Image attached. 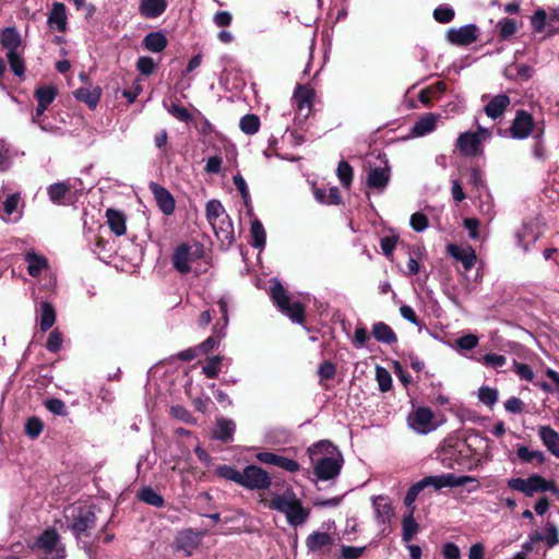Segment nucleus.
Wrapping results in <instances>:
<instances>
[{
	"label": "nucleus",
	"mask_w": 559,
	"mask_h": 559,
	"mask_svg": "<svg viewBox=\"0 0 559 559\" xmlns=\"http://www.w3.org/2000/svg\"><path fill=\"white\" fill-rule=\"evenodd\" d=\"M307 453L313 465V474L320 480L333 479L341 473L343 457L337 447L331 441L320 440L310 445Z\"/></svg>",
	"instance_id": "f257e3e1"
},
{
	"label": "nucleus",
	"mask_w": 559,
	"mask_h": 559,
	"mask_svg": "<svg viewBox=\"0 0 559 559\" xmlns=\"http://www.w3.org/2000/svg\"><path fill=\"white\" fill-rule=\"evenodd\" d=\"M265 506L283 513L289 525L297 527L304 525L310 516V509L304 507L301 500L296 496L293 488H288L284 493H275Z\"/></svg>",
	"instance_id": "f03ea898"
},
{
	"label": "nucleus",
	"mask_w": 559,
	"mask_h": 559,
	"mask_svg": "<svg viewBox=\"0 0 559 559\" xmlns=\"http://www.w3.org/2000/svg\"><path fill=\"white\" fill-rule=\"evenodd\" d=\"M270 298L276 308L294 323L306 322V306L300 301L293 302L288 292L276 278L271 282Z\"/></svg>",
	"instance_id": "7ed1b4c3"
},
{
	"label": "nucleus",
	"mask_w": 559,
	"mask_h": 559,
	"mask_svg": "<svg viewBox=\"0 0 559 559\" xmlns=\"http://www.w3.org/2000/svg\"><path fill=\"white\" fill-rule=\"evenodd\" d=\"M270 298L276 308L294 323L306 322V306L300 301L293 302L288 292L276 278L271 282Z\"/></svg>",
	"instance_id": "20e7f679"
},
{
	"label": "nucleus",
	"mask_w": 559,
	"mask_h": 559,
	"mask_svg": "<svg viewBox=\"0 0 559 559\" xmlns=\"http://www.w3.org/2000/svg\"><path fill=\"white\" fill-rule=\"evenodd\" d=\"M69 530L76 540L88 537L96 527L97 515L95 504H81L71 509Z\"/></svg>",
	"instance_id": "39448f33"
},
{
	"label": "nucleus",
	"mask_w": 559,
	"mask_h": 559,
	"mask_svg": "<svg viewBox=\"0 0 559 559\" xmlns=\"http://www.w3.org/2000/svg\"><path fill=\"white\" fill-rule=\"evenodd\" d=\"M508 487L512 490L520 491L526 497H533L538 492L549 491L555 496L559 495V487L554 480H548L539 474H532L527 478H510Z\"/></svg>",
	"instance_id": "423d86ee"
},
{
	"label": "nucleus",
	"mask_w": 559,
	"mask_h": 559,
	"mask_svg": "<svg viewBox=\"0 0 559 559\" xmlns=\"http://www.w3.org/2000/svg\"><path fill=\"white\" fill-rule=\"evenodd\" d=\"M58 95V88L52 85H38L34 91V98L37 102V107L33 116V122L37 123L41 130L50 131L51 128L46 123L47 117L45 111L49 105L53 103Z\"/></svg>",
	"instance_id": "0eeeda50"
},
{
	"label": "nucleus",
	"mask_w": 559,
	"mask_h": 559,
	"mask_svg": "<svg viewBox=\"0 0 559 559\" xmlns=\"http://www.w3.org/2000/svg\"><path fill=\"white\" fill-rule=\"evenodd\" d=\"M34 547L45 555L43 559H64L66 548L60 544V535L56 528L45 530L35 540Z\"/></svg>",
	"instance_id": "6e6552de"
},
{
	"label": "nucleus",
	"mask_w": 559,
	"mask_h": 559,
	"mask_svg": "<svg viewBox=\"0 0 559 559\" xmlns=\"http://www.w3.org/2000/svg\"><path fill=\"white\" fill-rule=\"evenodd\" d=\"M241 478L240 486L249 490H265L269 489L272 484L270 474L254 464L247 465L243 468Z\"/></svg>",
	"instance_id": "1a4fd4ad"
},
{
	"label": "nucleus",
	"mask_w": 559,
	"mask_h": 559,
	"mask_svg": "<svg viewBox=\"0 0 559 559\" xmlns=\"http://www.w3.org/2000/svg\"><path fill=\"white\" fill-rule=\"evenodd\" d=\"M203 247L195 245V250L188 243H180L174 251L171 261L176 271L181 274H188L191 271L190 262L202 257Z\"/></svg>",
	"instance_id": "9d476101"
},
{
	"label": "nucleus",
	"mask_w": 559,
	"mask_h": 559,
	"mask_svg": "<svg viewBox=\"0 0 559 559\" xmlns=\"http://www.w3.org/2000/svg\"><path fill=\"white\" fill-rule=\"evenodd\" d=\"M476 479L472 476H456L452 473L426 476L418 481L419 486L424 490L427 487H433L435 490H440L444 487H459L464 486Z\"/></svg>",
	"instance_id": "9b49d317"
},
{
	"label": "nucleus",
	"mask_w": 559,
	"mask_h": 559,
	"mask_svg": "<svg viewBox=\"0 0 559 559\" xmlns=\"http://www.w3.org/2000/svg\"><path fill=\"white\" fill-rule=\"evenodd\" d=\"M479 35L476 24H467L459 28L451 27L445 33L447 40L457 47H466L475 43Z\"/></svg>",
	"instance_id": "f8f14e48"
},
{
	"label": "nucleus",
	"mask_w": 559,
	"mask_h": 559,
	"mask_svg": "<svg viewBox=\"0 0 559 559\" xmlns=\"http://www.w3.org/2000/svg\"><path fill=\"white\" fill-rule=\"evenodd\" d=\"M314 90L309 85L298 84L294 91L293 99L297 107V115L308 118L312 110Z\"/></svg>",
	"instance_id": "ddd939ff"
},
{
	"label": "nucleus",
	"mask_w": 559,
	"mask_h": 559,
	"mask_svg": "<svg viewBox=\"0 0 559 559\" xmlns=\"http://www.w3.org/2000/svg\"><path fill=\"white\" fill-rule=\"evenodd\" d=\"M148 189L154 195L160 212L167 216L173 215L176 209V201L173 194L165 187L154 181L150 182Z\"/></svg>",
	"instance_id": "4468645a"
},
{
	"label": "nucleus",
	"mask_w": 559,
	"mask_h": 559,
	"mask_svg": "<svg viewBox=\"0 0 559 559\" xmlns=\"http://www.w3.org/2000/svg\"><path fill=\"white\" fill-rule=\"evenodd\" d=\"M534 126L533 116L522 109L516 112L510 127V133L514 139H525L532 133Z\"/></svg>",
	"instance_id": "2eb2a0df"
},
{
	"label": "nucleus",
	"mask_w": 559,
	"mask_h": 559,
	"mask_svg": "<svg viewBox=\"0 0 559 559\" xmlns=\"http://www.w3.org/2000/svg\"><path fill=\"white\" fill-rule=\"evenodd\" d=\"M456 147L465 156L483 154L481 139L477 133L464 132L456 140Z\"/></svg>",
	"instance_id": "dca6fc26"
},
{
	"label": "nucleus",
	"mask_w": 559,
	"mask_h": 559,
	"mask_svg": "<svg viewBox=\"0 0 559 559\" xmlns=\"http://www.w3.org/2000/svg\"><path fill=\"white\" fill-rule=\"evenodd\" d=\"M447 252L456 261H460L466 271H469L476 263V253L471 246L462 248L456 243H448Z\"/></svg>",
	"instance_id": "f3484780"
},
{
	"label": "nucleus",
	"mask_w": 559,
	"mask_h": 559,
	"mask_svg": "<svg viewBox=\"0 0 559 559\" xmlns=\"http://www.w3.org/2000/svg\"><path fill=\"white\" fill-rule=\"evenodd\" d=\"M211 226L223 245L230 246L235 241L234 224L228 214H225Z\"/></svg>",
	"instance_id": "a211bd4d"
},
{
	"label": "nucleus",
	"mask_w": 559,
	"mask_h": 559,
	"mask_svg": "<svg viewBox=\"0 0 559 559\" xmlns=\"http://www.w3.org/2000/svg\"><path fill=\"white\" fill-rule=\"evenodd\" d=\"M433 419V413L429 407H418L408 417L409 426L420 432H426Z\"/></svg>",
	"instance_id": "6ab92c4d"
},
{
	"label": "nucleus",
	"mask_w": 559,
	"mask_h": 559,
	"mask_svg": "<svg viewBox=\"0 0 559 559\" xmlns=\"http://www.w3.org/2000/svg\"><path fill=\"white\" fill-rule=\"evenodd\" d=\"M48 25L58 32H66L67 29V9L61 2H55L48 15Z\"/></svg>",
	"instance_id": "aec40b11"
},
{
	"label": "nucleus",
	"mask_w": 559,
	"mask_h": 559,
	"mask_svg": "<svg viewBox=\"0 0 559 559\" xmlns=\"http://www.w3.org/2000/svg\"><path fill=\"white\" fill-rule=\"evenodd\" d=\"M105 216L110 230L118 237L123 236L127 231L126 215L122 211L116 209H107Z\"/></svg>",
	"instance_id": "412c9836"
},
{
	"label": "nucleus",
	"mask_w": 559,
	"mask_h": 559,
	"mask_svg": "<svg viewBox=\"0 0 559 559\" xmlns=\"http://www.w3.org/2000/svg\"><path fill=\"white\" fill-rule=\"evenodd\" d=\"M102 93L103 92L99 86H95L93 88L79 87L73 92V95L76 100L86 104L87 107L93 110L97 107Z\"/></svg>",
	"instance_id": "4be33fe9"
},
{
	"label": "nucleus",
	"mask_w": 559,
	"mask_h": 559,
	"mask_svg": "<svg viewBox=\"0 0 559 559\" xmlns=\"http://www.w3.org/2000/svg\"><path fill=\"white\" fill-rule=\"evenodd\" d=\"M167 9L166 0H141L139 12L143 17L156 19Z\"/></svg>",
	"instance_id": "5701e85b"
},
{
	"label": "nucleus",
	"mask_w": 559,
	"mask_h": 559,
	"mask_svg": "<svg viewBox=\"0 0 559 559\" xmlns=\"http://www.w3.org/2000/svg\"><path fill=\"white\" fill-rule=\"evenodd\" d=\"M510 105V97L506 94H499L493 96L488 104L485 106L484 110L486 115L491 119H497L503 115L506 109Z\"/></svg>",
	"instance_id": "b1692460"
},
{
	"label": "nucleus",
	"mask_w": 559,
	"mask_h": 559,
	"mask_svg": "<svg viewBox=\"0 0 559 559\" xmlns=\"http://www.w3.org/2000/svg\"><path fill=\"white\" fill-rule=\"evenodd\" d=\"M538 436L547 450L559 457V433L550 426H542L538 429Z\"/></svg>",
	"instance_id": "393cba45"
},
{
	"label": "nucleus",
	"mask_w": 559,
	"mask_h": 559,
	"mask_svg": "<svg viewBox=\"0 0 559 559\" xmlns=\"http://www.w3.org/2000/svg\"><path fill=\"white\" fill-rule=\"evenodd\" d=\"M390 180L389 167H371L367 175V186L372 189H384Z\"/></svg>",
	"instance_id": "a878e982"
},
{
	"label": "nucleus",
	"mask_w": 559,
	"mask_h": 559,
	"mask_svg": "<svg viewBox=\"0 0 559 559\" xmlns=\"http://www.w3.org/2000/svg\"><path fill=\"white\" fill-rule=\"evenodd\" d=\"M333 537L324 532H312L306 538V546L311 552L321 551L324 547L333 545Z\"/></svg>",
	"instance_id": "bb28decb"
},
{
	"label": "nucleus",
	"mask_w": 559,
	"mask_h": 559,
	"mask_svg": "<svg viewBox=\"0 0 559 559\" xmlns=\"http://www.w3.org/2000/svg\"><path fill=\"white\" fill-rule=\"evenodd\" d=\"M236 425L231 419L219 418L216 421V428L213 431V438L224 443L233 441Z\"/></svg>",
	"instance_id": "cd10ccee"
},
{
	"label": "nucleus",
	"mask_w": 559,
	"mask_h": 559,
	"mask_svg": "<svg viewBox=\"0 0 559 559\" xmlns=\"http://www.w3.org/2000/svg\"><path fill=\"white\" fill-rule=\"evenodd\" d=\"M373 507L377 513V519L383 524L390 523L394 516V509L388 497L377 496L373 498Z\"/></svg>",
	"instance_id": "c85d7f7f"
},
{
	"label": "nucleus",
	"mask_w": 559,
	"mask_h": 559,
	"mask_svg": "<svg viewBox=\"0 0 559 559\" xmlns=\"http://www.w3.org/2000/svg\"><path fill=\"white\" fill-rule=\"evenodd\" d=\"M371 334L378 342L383 344L392 345L397 342V335L393 329L382 321L373 323Z\"/></svg>",
	"instance_id": "c756f323"
},
{
	"label": "nucleus",
	"mask_w": 559,
	"mask_h": 559,
	"mask_svg": "<svg viewBox=\"0 0 559 559\" xmlns=\"http://www.w3.org/2000/svg\"><path fill=\"white\" fill-rule=\"evenodd\" d=\"M25 261L27 262V273L32 277H37L44 270L49 267L48 261L44 255L37 254L34 251H28L25 254Z\"/></svg>",
	"instance_id": "7c9ffc66"
},
{
	"label": "nucleus",
	"mask_w": 559,
	"mask_h": 559,
	"mask_svg": "<svg viewBox=\"0 0 559 559\" xmlns=\"http://www.w3.org/2000/svg\"><path fill=\"white\" fill-rule=\"evenodd\" d=\"M143 47L152 52H162L168 44V39L162 32H151L143 39Z\"/></svg>",
	"instance_id": "2f4dec72"
},
{
	"label": "nucleus",
	"mask_w": 559,
	"mask_h": 559,
	"mask_svg": "<svg viewBox=\"0 0 559 559\" xmlns=\"http://www.w3.org/2000/svg\"><path fill=\"white\" fill-rule=\"evenodd\" d=\"M436 116L433 114H426L420 117L412 127L411 133L414 136H423L436 129Z\"/></svg>",
	"instance_id": "473e14b6"
},
{
	"label": "nucleus",
	"mask_w": 559,
	"mask_h": 559,
	"mask_svg": "<svg viewBox=\"0 0 559 559\" xmlns=\"http://www.w3.org/2000/svg\"><path fill=\"white\" fill-rule=\"evenodd\" d=\"M71 186L68 182L60 181L48 187L47 192L50 201L57 205H66V197L70 193Z\"/></svg>",
	"instance_id": "72a5a7b5"
},
{
	"label": "nucleus",
	"mask_w": 559,
	"mask_h": 559,
	"mask_svg": "<svg viewBox=\"0 0 559 559\" xmlns=\"http://www.w3.org/2000/svg\"><path fill=\"white\" fill-rule=\"evenodd\" d=\"M21 35L15 27H5L0 37V44L3 49L9 51H17L21 46Z\"/></svg>",
	"instance_id": "f704fd0d"
},
{
	"label": "nucleus",
	"mask_w": 559,
	"mask_h": 559,
	"mask_svg": "<svg viewBox=\"0 0 559 559\" xmlns=\"http://www.w3.org/2000/svg\"><path fill=\"white\" fill-rule=\"evenodd\" d=\"M200 542L199 534L192 530H185L177 537V548L186 551L188 555L198 547Z\"/></svg>",
	"instance_id": "c9c22d12"
},
{
	"label": "nucleus",
	"mask_w": 559,
	"mask_h": 559,
	"mask_svg": "<svg viewBox=\"0 0 559 559\" xmlns=\"http://www.w3.org/2000/svg\"><path fill=\"white\" fill-rule=\"evenodd\" d=\"M56 322V311L53 306L49 301L40 302V319L39 328L43 332L48 331L52 328Z\"/></svg>",
	"instance_id": "e433bc0d"
},
{
	"label": "nucleus",
	"mask_w": 559,
	"mask_h": 559,
	"mask_svg": "<svg viewBox=\"0 0 559 559\" xmlns=\"http://www.w3.org/2000/svg\"><path fill=\"white\" fill-rule=\"evenodd\" d=\"M251 246L257 249H262L266 242V233L260 219L254 218L251 221L250 227Z\"/></svg>",
	"instance_id": "4c0bfd02"
},
{
	"label": "nucleus",
	"mask_w": 559,
	"mask_h": 559,
	"mask_svg": "<svg viewBox=\"0 0 559 559\" xmlns=\"http://www.w3.org/2000/svg\"><path fill=\"white\" fill-rule=\"evenodd\" d=\"M414 508L402 520V539L405 543L411 542L419 530L418 523L414 519Z\"/></svg>",
	"instance_id": "58836bf2"
},
{
	"label": "nucleus",
	"mask_w": 559,
	"mask_h": 559,
	"mask_svg": "<svg viewBox=\"0 0 559 559\" xmlns=\"http://www.w3.org/2000/svg\"><path fill=\"white\" fill-rule=\"evenodd\" d=\"M518 457L523 463L536 462L537 465H543L546 461L545 454L538 450H530L526 445H520L516 450Z\"/></svg>",
	"instance_id": "ea45409f"
},
{
	"label": "nucleus",
	"mask_w": 559,
	"mask_h": 559,
	"mask_svg": "<svg viewBox=\"0 0 559 559\" xmlns=\"http://www.w3.org/2000/svg\"><path fill=\"white\" fill-rule=\"evenodd\" d=\"M138 498L148 506L162 508L165 504V499L162 495L156 492L152 487H143L138 492Z\"/></svg>",
	"instance_id": "a19ab883"
},
{
	"label": "nucleus",
	"mask_w": 559,
	"mask_h": 559,
	"mask_svg": "<svg viewBox=\"0 0 559 559\" xmlns=\"http://www.w3.org/2000/svg\"><path fill=\"white\" fill-rule=\"evenodd\" d=\"M336 175L343 188L349 189L354 178V168L352 165L344 159L340 160L336 168Z\"/></svg>",
	"instance_id": "79ce46f5"
},
{
	"label": "nucleus",
	"mask_w": 559,
	"mask_h": 559,
	"mask_svg": "<svg viewBox=\"0 0 559 559\" xmlns=\"http://www.w3.org/2000/svg\"><path fill=\"white\" fill-rule=\"evenodd\" d=\"M225 214L226 212L221 201L212 199L206 203L205 217L211 225L222 218Z\"/></svg>",
	"instance_id": "37998d69"
},
{
	"label": "nucleus",
	"mask_w": 559,
	"mask_h": 559,
	"mask_svg": "<svg viewBox=\"0 0 559 559\" xmlns=\"http://www.w3.org/2000/svg\"><path fill=\"white\" fill-rule=\"evenodd\" d=\"M260 118L254 114L245 115L239 122L240 130L249 135L255 134L260 129Z\"/></svg>",
	"instance_id": "c03bdc74"
},
{
	"label": "nucleus",
	"mask_w": 559,
	"mask_h": 559,
	"mask_svg": "<svg viewBox=\"0 0 559 559\" xmlns=\"http://www.w3.org/2000/svg\"><path fill=\"white\" fill-rule=\"evenodd\" d=\"M497 26H498L499 38L501 40L509 39L518 31L516 22L513 19L504 17L498 22Z\"/></svg>",
	"instance_id": "a18cd8bd"
},
{
	"label": "nucleus",
	"mask_w": 559,
	"mask_h": 559,
	"mask_svg": "<svg viewBox=\"0 0 559 559\" xmlns=\"http://www.w3.org/2000/svg\"><path fill=\"white\" fill-rule=\"evenodd\" d=\"M7 58L12 72L16 76L23 78L25 73V63L19 51H9L7 53Z\"/></svg>",
	"instance_id": "49530a36"
},
{
	"label": "nucleus",
	"mask_w": 559,
	"mask_h": 559,
	"mask_svg": "<svg viewBox=\"0 0 559 559\" xmlns=\"http://www.w3.org/2000/svg\"><path fill=\"white\" fill-rule=\"evenodd\" d=\"M215 474L218 477L224 478L226 480L235 481L239 486H240V481L242 480L241 472H238L235 467H233L230 465H226V464L218 465L215 469Z\"/></svg>",
	"instance_id": "de8ad7c7"
},
{
	"label": "nucleus",
	"mask_w": 559,
	"mask_h": 559,
	"mask_svg": "<svg viewBox=\"0 0 559 559\" xmlns=\"http://www.w3.org/2000/svg\"><path fill=\"white\" fill-rule=\"evenodd\" d=\"M376 380L378 382L380 392L385 393L392 389L391 373L384 367L377 366Z\"/></svg>",
	"instance_id": "09e8293b"
},
{
	"label": "nucleus",
	"mask_w": 559,
	"mask_h": 559,
	"mask_svg": "<svg viewBox=\"0 0 559 559\" xmlns=\"http://www.w3.org/2000/svg\"><path fill=\"white\" fill-rule=\"evenodd\" d=\"M223 357L222 356H213L207 359L206 364L202 368V372L209 379H216L221 371Z\"/></svg>",
	"instance_id": "8fccbe9b"
},
{
	"label": "nucleus",
	"mask_w": 559,
	"mask_h": 559,
	"mask_svg": "<svg viewBox=\"0 0 559 559\" xmlns=\"http://www.w3.org/2000/svg\"><path fill=\"white\" fill-rule=\"evenodd\" d=\"M43 430L44 424L38 417L33 416L27 418L24 426V431L27 437H29L31 439H36L40 436Z\"/></svg>",
	"instance_id": "3c124183"
},
{
	"label": "nucleus",
	"mask_w": 559,
	"mask_h": 559,
	"mask_svg": "<svg viewBox=\"0 0 559 559\" xmlns=\"http://www.w3.org/2000/svg\"><path fill=\"white\" fill-rule=\"evenodd\" d=\"M433 19L440 24L452 22L455 16L454 10L447 4H441L433 10Z\"/></svg>",
	"instance_id": "603ef678"
},
{
	"label": "nucleus",
	"mask_w": 559,
	"mask_h": 559,
	"mask_svg": "<svg viewBox=\"0 0 559 559\" xmlns=\"http://www.w3.org/2000/svg\"><path fill=\"white\" fill-rule=\"evenodd\" d=\"M44 405L53 415L67 416L69 414L66 403L60 399H56V397L47 399L44 402Z\"/></svg>",
	"instance_id": "864d4df0"
},
{
	"label": "nucleus",
	"mask_w": 559,
	"mask_h": 559,
	"mask_svg": "<svg viewBox=\"0 0 559 559\" xmlns=\"http://www.w3.org/2000/svg\"><path fill=\"white\" fill-rule=\"evenodd\" d=\"M478 399L481 403L491 407L498 402V391L489 386H481L478 391Z\"/></svg>",
	"instance_id": "5fc2aeb1"
},
{
	"label": "nucleus",
	"mask_w": 559,
	"mask_h": 559,
	"mask_svg": "<svg viewBox=\"0 0 559 559\" xmlns=\"http://www.w3.org/2000/svg\"><path fill=\"white\" fill-rule=\"evenodd\" d=\"M544 542L546 543L548 548H552L559 544L558 528L551 522H547L545 525Z\"/></svg>",
	"instance_id": "6e6d98bb"
},
{
	"label": "nucleus",
	"mask_w": 559,
	"mask_h": 559,
	"mask_svg": "<svg viewBox=\"0 0 559 559\" xmlns=\"http://www.w3.org/2000/svg\"><path fill=\"white\" fill-rule=\"evenodd\" d=\"M20 199V193L9 194L0 206V213H3L7 216L12 215L17 209Z\"/></svg>",
	"instance_id": "4d7b16f0"
},
{
	"label": "nucleus",
	"mask_w": 559,
	"mask_h": 559,
	"mask_svg": "<svg viewBox=\"0 0 559 559\" xmlns=\"http://www.w3.org/2000/svg\"><path fill=\"white\" fill-rule=\"evenodd\" d=\"M167 110L179 121L189 122L192 120V115L189 112L187 108H185L180 104L171 103Z\"/></svg>",
	"instance_id": "13d9d810"
},
{
	"label": "nucleus",
	"mask_w": 559,
	"mask_h": 559,
	"mask_svg": "<svg viewBox=\"0 0 559 559\" xmlns=\"http://www.w3.org/2000/svg\"><path fill=\"white\" fill-rule=\"evenodd\" d=\"M399 236H385L381 238L380 240V247L382 250V253L388 258L391 259L393 257L394 249L397 245Z\"/></svg>",
	"instance_id": "bf43d9fd"
},
{
	"label": "nucleus",
	"mask_w": 559,
	"mask_h": 559,
	"mask_svg": "<svg viewBox=\"0 0 559 559\" xmlns=\"http://www.w3.org/2000/svg\"><path fill=\"white\" fill-rule=\"evenodd\" d=\"M136 69L141 74L148 76L155 71L156 63L153 58L143 56L138 59Z\"/></svg>",
	"instance_id": "052dcab7"
},
{
	"label": "nucleus",
	"mask_w": 559,
	"mask_h": 559,
	"mask_svg": "<svg viewBox=\"0 0 559 559\" xmlns=\"http://www.w3.org/2000/svg\"><path fill=\"white\" fill-rule=\"evenodd\" d=\"M409 224L415 231L420 233L424 231L429 226V219L427 215H425L424 213L416 212L412 214Z\"/></svg>",
	"instance_id": "680f3d73"
},
{
	"label": "nucleus",
	"mask_w": 559,
	"mask_h": 559,
	"mask_svg": "<svg viewBox=\"0 0 559 559\" xmlns=\"http://www.w3.org/2000/svg\"><path fill=\"white\" fill-rule=\"evenodd\" d=\"M62 346V335L58 330H53L49 333L47 342H46V348L50 353H58L61 349Z\"/></svg>",
	"instance_id": "e2e57ef3"
},
{
	"label": "nucleus",
	"mask_w": 559,
	"mask_h": 559,
	"mask_svg": "<svg viewBox=\"0 0 559 559\" xmlns=\"http://www.w3.org/2000/svg\"><path fill=\"white\" fill-rule=\"evenodd\" d=\"M336 367L330 360H324L320 364L318 374L321 380H332L335 377Z\"/></svg>",
	"instance_id": "0e129e2a"
},
{
	"label": "nucleus",
	"mask_w": 559,
	"mask_h": 559,
	"mask_svg": "<svg viewBox=\"0 0 559 559\" xmlns=\"http://www.w3.org/2000/svg\"><path fill=\"white\" fill-rule=\"evenodd\" d=\"M221 341L219 334H213L209 336L205 341H203L199 346L198 350L203 354L207 355L211 353L214 348L218 347Z\"/></svg>",
	"instance_id": "69168bd1"
},
{
	"label": "nucleus",
	"mask_w": 559,
	"mask_h": 559,
	"mask_svg": "<svg viewBox=\"0 0 559 559\" xmlns=\"http://www.w3.org/2000/svg\"><path fill=\"white\" fill-rule=\"evenodd\" d=\"M366 550V546L355 547L342 545L341 547V558L342 559H358Z\"/></svg>",
	"instance_id": "338daca9"
},
{
	"label": "nucleus",
	"mask_w": 559,
	"mask_h": 559,
	"mask_svg": "<svg viewBox=\"0 0 559 559\" xmlns=\"http://www.w3.org/2000/svg\"><path fill=\"white\" fill-rule=\"evenodd\" d=\"M442 555L444 559H460L461 550L456 544L448 542L442 546Z\"/></svg>",
	"instance_id": "774afa93"
}]
</instances>
